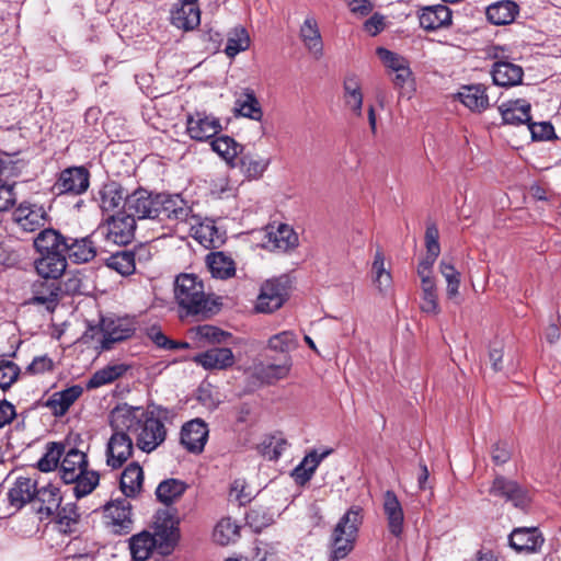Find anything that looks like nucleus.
<instances>
[{"label":"nucleus","mask_w":561,"mask_h":561,"mask_svg":"<svg viewBox=\"0 0 561 561\" xmlns=\"http://www.w3.org/2000/svg\"><path fill=\"white\" fill-rule=\"evenodd\" d=\"M382 508L389 533L393 537L399 538L403 533L404 513L402 505L393 491L387 490L385 492Z\"/></svg>","instance_id":"obj_21"},{"label":"nucleus","mask_w":561,"mask_h":561,"mask_svg":"<svg viewBox=\"0 0 561 561\" xmlns=\"http://www.w3.org/2000/svg\"><path fill=\"white\" fill-rule=\"evenodd\" d=\"M83 389L79 385L71 386L61 391L53 393L47 400L46 407H48L55 416H62L75 403V401L82 394Z\"/></svg>","instance_id":"obj_33"},{"label":"nucleus","mask_w":561,"mask_h":561,"mask_svg":"<svg viewBox=\"0 0 561 561\" xmlns=\"http://www.w3.org/2000/svg\"><path fill=\"white\" fill-rule=\"evenodd\" d=\"M20 367L8 359L0 360V388L8 390L19 378Z\"/></svg>","instance_id":"obj_55"},{"label":"nucleus","mask_w":561,"mask_h":561,"mask_svg":"<svg viewBox=\"0 0 561 561\" xmlns=\"http://www.w3.org/2000/svg\"><path fill=\"white\" fill-rule=\"evenodd\" d=\"M154 538L148 531L134 535L129 539L130 554L136 561H146L150 558L154 548Z\"/></svg>","instance_id":"obj_44"},{"label":"nucleus","mask_w":561,"mask_h":561,"mask_svg":"<svg viewBox=\"0 0 561 561\" xmlns=\"http://www.w3.org/2000/svg\"><path fill=\"white\" fill-rule=\"evenodd\" d=\"M103 261L107 267L123 276L131 275L136 270L135 253L129 250L113 252Z\"/></svg>","instance_id":"obj_42"},{"label":"nucleus","mask_w":561,"mask_h":561,"mask_svg":"<svg viewBox=\"0 0 561 561\" xmlns=\"http://www.w3.org/2000/svg\"><path fill=\"white\" fill-rule=\"evenodd\" d=\"M15 204L13 185L8 184L0 178V211L10 209Z\"/></svg>","instance_id":"obj_63"},{"label":"nucleus","mask_w":561,"mask_h":561,"mask_svg":"<svg viewBox=\"0 0 561 561\" xmlns=\"http://www.w3.org/2000/svg\"><path fill=\"white\" fill-rule=\"evenodd\" d=\"M222 130L220 119L204 111L186 115V133L195 141H207Z\"/></svg>","instance_id":"obj_6"},{"label":"nucleus","mask_w":561,"mask_h":561,"mask_svg":"<svg viewBox=\"0 0 561 561\" xmlns=\"http://www.w3.org/2000/svg\"><path fill=\"white\" fill-rule=\"evenodd\" d=\"M13 219L24 231L33 232L44 227L49 216L44 205L22 202L13 211Z\"/></svg>","instance_id":"obj_12"},{"label":"nucleus","mask_w":561,"mask_h":561,"mask_svg":"<svg viewBox=\"0 0 561 561\" xmlns=\"http://www.w3.org/2000/svg\"><path fill=\"white\" fill-rule=\"evenodd\" d=\"M297 346V335L293 331L279 332L271 336L268 340V348L284 354H288Z\"/></svg>","instance_id":"obj_50"},{"label":"nucleus","mask_w":561,"mask_h":561,"mask_svg":"<svg viewBox=\"0 0 561 561\" xmlns=\"http://www.w3.org/2000/svg\"><path fill=\"white\" fill-rule=\"evenodd\" d=\"M439 268L447 283V297L449 299L456 298L459 294L460 273L454 267V265L445 260L440 261Z\"/></svg>","instance_id":"obj_52"},{"label":"nucleus","mask_w":561,"mask_h":561,"mask_svg":"<svg viewBox=\"0 0 561 561\" xmlns=\"http://www.w3.org/2000/svg\"><path fill=\"white\" fill-rule=\"evenodd\" d=\"M100 241L101 239L95 230L82 238L66 237L64 253L67 260L75 264L87 263L99 253L101 249Z\"/></svg>","instance_id":"obj_8"},{"label":"nucleus","mask_w":561,"mask_h":561,"mask_svg":"<svg viewBox=\"0 0 561 561\" xmlns=\"http://www.w3.org/2000/svg\"><path fill=\"white\" fill-rule=\"evenodd\" d=\"M250 46V37L244 27L233 28L227 38L225 53L228 57L233 58L239 53L244 51Z\"/></svg>","instance_id":"obj_47"},{"label":"nucleus","mask_w":561,"mask_h":561,"mask_svg":"<svg viewBox=\"0 0 561 561\" xmlns=\"http://www.w3.org/2000/svg\"><path fill=\"white\" fill-rule=\"evenodd\" d=\"M60 288L53 279L35 282L32 286L31 305H44L48 311H54L58 305Z\"/></svg>","instance_id":"obj_26"},{"label":"nucleus","mask_w":561,"mask_h":561,"mask_svg":"<svg viewBox=\"0 0 561 561\" xmlns=\"http://www.w3.org/2000/svg\"><path fill=\"white\" fill-rule=\"evenodd\" d=\"M35 497L42 503L39 513L47 516L54 515L59 510L62 500L59 488L51 483L37 488Z\"/></svg>","instance_id":"obj_41"},{"label":"nucleus","mask_w":561,"mask_h":561,"mask_svg":"<svg viewBox=\"0 0 561 561\" xmlns=\"http://www.w3.org/2000/svg\"><path fill=\"white\" fill-rule=\"evenodd\" d=\"M528 129L534 140H550L558 138L554 127L550 122L534 123L531 119L527 123Z\"/></svg>","instance_id":"obj_57"},{"label":"nucleus","mask_w":561,"mask_h":561,"mask_svg":"<svg viewBox=\"0 0 561 561\" xmlns=\"http://www.w3.org/2000/svg\"><path fill=\"white\" fill-rule=\"evenodd\" d=\"M170 520H163L161 524H157L154 534L151 537L154 538V548L161 556L170 554L179 539V530L174 527L173 523L168 525Z\"/></svg>","instance_id":"obj_34"},{"label":"nucleus","mask_w":561,"mask_h":561,"mask_svg":"<svg viewBox=\"0 0 561 561\" xmlns=\"http://www.w3.org/2000/svg\"><path fill=\"white\" fill-rule=\"evenodd\" d=\"M233 112L236 116L250 118L256 122L262 121L263 110L255 95L250 88H244L234 101Z\"/></svg>","instance_id":"obj_29"},{"label":"nucleus","mask_w":561,"mask_h":561,"mask_svg":"<svg viewBox=\"0 0 561 561\" xmlns=\"http://www.w3.org/2000/svg\"><path fill=\"white\" fill-rule=\"evenodd\" d=\"M420 26L428 32L448 27L453 22V12L445 4L422 8L419 14Z\"/></svg>","instance_id":"obj_19"},{"label":"nucleus","mask_w":561,"mask_h":561,"mask_svg":"<svg viewBox=\"0 0 561 561\" xmlns=\"http://www.w3.org/2000/svg\"><path fill=\"white\" fill-rule=\"evenodd\" d=\"M197 334L211 343L226 342L228 337H231L229 332H226L217 327L204 324L197 328Z\"/></svg>","instance_id":"obj_58"},{"label":"nucleus","mask_w":561,"mask_h":561,"mask_svg":"<svg viewBox=\"0 0 561 561\" xmlns=\"http://www.w3.org/2000/svg\"><path fill=\"white\" fill-rule=\"evenodd\" d=\"M545 542L542 534L536 527L515 528L508 536L510 547L518 553H536Z\"/></svg>","instance_id":"obj_16"},{"label":"nucleus","mask_w":561,"mask_h":561,"mask_svg":"<svg viewBox=\"0 0 561 561\" xmlns=\"http://www.w3.org/2000/svg\"><path fill=\"white\" fill-rule=\"evenodd\" d=\"M456 98L470 111L481 112L489 106L485 89L481 84L463 85Z\"/></svg>","instance_id":"obj_37"},{"label":"nucleus","mask_w":561,"mask_h":561,"mask_svg":"<svg viewBox=\"0 0 561 561\" xmlns=\"http://www.w3.org/2000/svg\"><path fill=\"white\" fill-rule=\"evenodd\" d=\"M156 208L154 219L159 221L185 222L192 213V208L180 194H156Z\"/></svg>","instance_id":"obj_7"},{"label":"nucleus","mask_w":561,"mask_h":561,"mask_svg":"<svg viewBox=\"0 0 561 561\" xmlns=\"http://www.w3.org/2000/svg\"><path fill=\"white\" fill-rule=\"evenodd\" d=\"M136 221L124 210L110 216L95 231L101 240L110 241L116 245L128 244L135 236Z\"/></svg>","instance_id":"obj_5"},{"label":"nucleus","mask_w":561,"mask_h":561,"mask_svg":"<svg viewBox=\"0 0 561 561\" xmlns=\"http://www.w3.org/2000/svg\"><path fill=\"white\" fill-rule=\"evenodd\" d=\"M36 490V482L31 478L18 477L8 492L10 505L16 510H21L35 499Z\"/></svg>","instance_id":"obj_28"},{"label":"nucleus","mask_w":561,"mask_h":561,"mask_svg":"<svg viewBox=\"0 0 561 561\" xmlns=\"http://www.w3.org/2000/svg\"><path fill=\"white\" fill-rule=\"evenodd\" d=\"M67 443L51 442L46 445V451L43 457L37 461V468L42 472L54 471L66 451Z\"/></svg>","instance_id":"obj_45"},{"label":"nucleus","mask_w":561,"mask_h":561,"mask_svg":"<svg viewBox=\"0 0 561 561\" xmlns=\"http://www.w3.org/2000/svg\"><path fill=\"white\" fill-rule=\"evenodd\" d=\"M66 237L54 228H45L34 239V248L38 253H64Z\"/></svg>","instance_id":"obj_38"},{"label":"nucleus","mask_w":561,"mask_h":561,"mask_svg":"<svg viewBox=\"0 0 561 561\" xmlns=\"http://www.w3.org/2000/svg\"><path fill=\"white\" fill-rule=\"evenodd\" d=\"M124 188L117 182L105 183L98 192L95 201L99 203L102 211L115 210L123 199L125 201Z\"/></svg>","instance_id":"obj_39"},{"label":"nucleus","mask_w":561,"mask_h":561,"mask_svg":"<svg viewBox=\"0 0 561 561\" xmlns=\"http://www.w3.org/2000/svg\"><path fill=\"white\" fill-rule=\"evenodd\" d=\"M54 362L48 355L35 356L26 367V373L31 375L44 374L51 370Z\"/></svg>","instance_id":"obj_61"},{"label":"nucleus","mask_w":561,"mask_h":561,"mask_svg":"<svg viewBox=\"0 0 561 561\" xmlns=\"http://www.w3.org/2000/svg\"><path fill=\"white\" fill-rule=\"evenodd\" d=\"M121 412L114 409L111 413L110 426L112 435L107 440L105 456L106 465L112 469H119L133 455L134 443L128 428H119L117 422L122 421Z\"/></svg>","instance_id":"obj_4"},{"label":"nucleus","mask_w":561,"mask_h":561,"mask_svg":"<svg viewBox=\"0 0 561 561\" xmlns=\"http://www.w3.org/2000/svg\"><path fill=\"white\" fill-rule=\"evenodd\" d=\"M134 324L127 319H108L103 321L101 347L111 350L114 343L129 339L135 333Z\"/></svg>","instance_id":"obj_18"},{"label":"nucleus","mask_w":561,"mask_h":561,"mask_svg":"<svg viewBox=\"0 0 561 561\" xmlns=\"http://www.w3.org/2000/svg\"><path fill=\"white\" fill-rule=\"evenodd\" d=\"M512 456L511 447L506 442H497L492 446L491 457L495 465L506 463Z\"/></svg>","instance_id":"obj_62"},{"label":"nucleus","mask_w":561,"mask_h":561,"mask_svg":"<svg viewBox=\"0 0 561 561\" xmlns=\"http://www.w3.org/2000/svg\"><path fill=\"white\" fill-rule=\"evenodd\" d=\"M90 173L84 167L65 169L56 182L60 194L79 195L89 187Z\"/></svg>","instance_id":"obj_17"},{"label":"nucleus","mask_w":561,"mask_h":561,"mask_svg":"<svg viewBox=\"0 0 561 561\" xmlns=\"http://www.w3.org/2000/svg\"><path fill=\"white\" fill-rule=\"evenodd\" d=\"M210 146L227 162H231L242 150V146L227 135L213 139Z\"/></svg>","instance_id":"obj_46"},{"label":"nucleus","mask_w":561,"mask_h":561,"mask_svg":"<svg viewBox=\"0 0 561 561\" xmlns=\"http://www.w3.org/2000/svg\"><path fill=\"white\" fill-rule=\"evenodd\" d=\"M174 297L186 316L209 317L213 302L207 298L203 282L194 274H180L174 280Z\"/></svg>","instance_id":"obj_2"},{"label":"nucleus","mask_w":561,"mask_h":561,"mask_svg":"<svg viewBox=\"0 0 561 561\" xmlns=\"http://www.w3.org/2000/svg\"><path fill=\"white\" fill-rule=\"evenodd\" d=\"M247 523L255 531L260 533L262 529L268 527L274 523V515L265 507L251 508L247 513Z\"/></svg>","instance_id":"obj_51"},{"label":"nucleus","mask_w":561,"mask_h":561,"mask_svg":"<svg viewBox=\"0 0 561 561\" xmlns=\"http://www.w3.org/2000/svg\"><path fill=\"white\" fill-rule=\"evenodd\" d=\"M291 362L289 357H286V359L279 364H270L264 368L265 376L267 378H273L276 380L285 378L290 370Z\"/></svg>","instance_id":"obj_64"},{"label":"nucleus","mask_w":561,"mask_h":561,"mask_svg":"<svg viewBox=\"0 0 561 561\" xmlns=\"http://www.w3.org/2000/svg\"><path fill=\"white\" fill-rule=\"evenodd\" d=\"M299 37L306 49L316 58L323 56V42L314 16L309 15L305 19L299 30Z\"/></svg>","instance_id":"obj_25"},{"label":"nucleus","mask_w":561,"mask_h":561,"mask_svg":"<svg viewBox=\"0 0 561 561\" xmlns=\"http://www.w3.org/2000/svg\"><path fill=\"white\" fill-rule=\"evenodd\" d=\"M518 13L519 7L512 0H501L491 3L485 11L488 21L493 25L511 24Z\"/></svg>","instance_id":"obj_32"},{"label":"nucleus","mask_w":561,"mask_h":561,"mask_svg":"<svg viewBox=\"0 0 561 561\" xmlns=\"http://www.w3.org/2000/svg\"><path fill=\"white\" fill-rule=\"evenodd\" d=\"M194 362L207 370L226 369L234 364V355L228 347H214L194 356Z\"/></svg>","instance_id":"obj_24"},{"label":"nucleus","mask_w":561,"mask_h":561,"mask_svg":"<svg viewBox=\"0 0 561 561\" xmlns=\"http://www.w3.org/2000/svg\"><path fill=\"white\" fill-rule=\"evenodd\" d=\"M208 425L202 419H194L186 422L181 430V444L190 453L199 454L208 439Z\"/></svg>","instance_id":"obj_15"},{"label":"nucleus","mask_w":561,"mask_h":561,"mask_svg":"<svg viewBox=\"0 0 561 561\" xmlns=\"http://www.w3.org/2000/svg\"><path fill=\"white\" fill-rule=\"evenodd\" d=\"M41 256L35 261V268L44 279L56 280L67 267V256L61 252L39 253Z\"/></svg>","instance_id":"obj_23"},{"label":"nucleus","mask_w":561,"mask_h":561,"mask_svg":"<svg viewBox=\"0 0 561 561\" xmlns=\"http://www.w3.org/2000/svg\"><path fill=\"white\" fill-rule=\"evenodd\" d=\"M171 23L178 28L190 31L201 23V11L197 0H180L171 10Z\"/></svg>","instance_id":"obj_20"},{"label":"nucleus","mask_w":561,"mask_h":561,"mask_svg":"<svg viewBox=\"0 0 561 561\" xmlns=\"http://www.w3.org/2000/svg\"><path fill=\"white\" fill-rule=\"evenodd\" d=\"M89 461L88 456L84 451L77 447L66 444V451L62 455V460L59 467V473L61 480L66 484H72L78 479L79 474L88 468Z\"/></svg>","instance_id":"obj_14"},{"label":"nucleus","mask_w":561,"mask_h":561,"mask_svg":"<svg viewBox=\"0 0 561 561\" xmlns=\"http://www.w3.org/2000/svg\"><path fill=\"white\" fill-rule=\"evenodd\" d=\"M439 232L437 227L432 224L426 227L425 230V247H426V254L432 256H437L440 253V245H439Z\"/></svg>","instance_id":"obj_59"},{"label":"nucleus","mask_w":561,"mask_h":561,"mask_svg":"<svg viewBox=\"0 0 561 561\" xmlns=\"http://www.w3.org/2000/svg\"><path fill=\"white\" fill-rule=\"evenodd\" d=\"M493 83L499 87H515L522 83L524 70L511 61H495L491 70Z\"/></svg>","instance_id":"obj_27"},{"label":"nucleus","mask_w":561,"mask_h":561,"mask_svg":"<svg viewBox=\"0 0 561 561\" xmlns=\"http://www.w3.org/2000/svg\"><path fill=\"white\" fill-rule=\"evenodd\" d=\"M144 471L136 461L130 462L122 472L119 488L125 497H135L142 488Z\"/></svg>","instance_id":"obj_35"},{"label":"nucleus","mask_w":561,"mask_h":561,"mask_svg":"<svg viewBox=\"0 0 561 561\" xmlns=\"http://www.w3.org/2000/svg\"><path fill=\"white\" fill-rule=\"evenodd\" d=\"M115 409L121 412L122 421L117 422L119 428H128L135 436L136 446L144 453L153 451L165 440L167 430L163 420L171 414L168 408L154 405L151 410H146L142 407L123 403Z\"/></svg>","instance_id":"obj_1"},{"label":"nucleus","mask_w":561,"mask_h":561,"mask_svg":"<svg viewBox=\"0 0 561 561\" xmlns=\"http://www.w3.org/2000/svg\"><path fill=\"white\" fill-rule=\"evenodd\" d=\"M343 100L355 116L360 117L363 115L364 95L360 80L355 73H348L344 78Z\"/></svg>","instance_id":"obj_31"},{"label":"nucleus","mask_w":561,"mask_h":561,"mask_svg":"<svg viewBox=\"0 0 561 561\" xmlns=\"http://www.w3.org/2000/svg\"><path fill=\"white\" fill-rule=\"evenodd\" d=\"M187 484L179 479L170 478L161 481L156 489L157 500L169 506L176 502L186 491Z\"/></svg>","instance_id":"obj_40"},{"label":"nucleus","mask_w":561,"mask_h":561,"mask_svg":"<svg viewBox=\"0 0 561 561\" xmlns=\"http://www.w3.org/2000/svg\"><path fill=\"white\" fill-rule=\"evenodd\" d=\"M263 247L271 251L286 252L298 245V236L288 225L280 224L266 232Z\"/></svg>","instance_id":"obj_22"},{"label":"nucleus","mask_w":561,"mask_h":561,"mask_svg":"<svg viewBox=\"0 0 561 561\" xmlns=\"http://www.w3.org/2000/svg\"><path fill=\"white\" fill-rule=\"evenodd\" d=\"M239 537V526L231 518L221 519L214 529V539L217 543L226 546Z\"/></svg>","instance_id":"obj_49"},{"label":"nucleus","mask_w":561,"mask_h":561,"mask_svg":"<svg viewBox=\"0 0 561 561\" xmlns=\"http://www.w3.org/2000/svg\"><path fill=\"white\" fill-rule=\"evenodd\" d=\"M123 210L136 219H154L156 194L138 188L125 197Z\"/></svg>","instance_id":"obj_10"},{"label":"nucleus","mask_w":561,"mask_h":561,"mask_svg":"<svg viewBox=\"0 0 561 561\" xmlns=\"http://www.w3.org/2000/svg\"><path fill=\"white\" fill-rule=\"evenodd\" d=\"M148 336L160 348L163 350H185L188 348L187 342H178L169 339L158 327L153 325L148 330Z\"/></svg>","instance_id":"obj_53"},{"label":"nucleus","mask_w":561,"mask_h":561,"mask_svg":"<svg viewBox=\"0 0 561 561\" xmlns=\"http://www.w3.org/2000/svg\"><path fill=\"white\" fill-rule=\"evenodd\" d=\"M128 369L125 364L107 365L96 370L87 382L88 389H96L122 377Z\"/></svg>","instance_id":"obj_43"},{"label":"nucleus","mask_w":561,"mask_h":561,"mask_svg":"<svg viewBox=\"0 0 561 561\" xmlns=\"http://www.w3.org/2000/svg\"><path fill=\"white\" fill-rule=\"evenodd\" d=\"M196 239L214 244L216 239H219V231L215 221L206 218L201 222L199 228L196 230Z\"/></svg>","instance_id":"obj_60"},{"label":"nucleus","mask_w":561,"mask_h":561,"mask_svg":"<svg viewBox=\"0 0 561 561\" xmlns=\"http://www.w3.org/2000/svg\"><path fill=\"white\" fill-rule=\"evenodd\" d=\"M499 110L504 124L522 125L530 121V104L523 99L503 102Z\"/></svg>","instance_id":"obj_30"},{"label":"nucleus","mask_w":561,"mask_h":561,"mask_svg":"<svg viewBox=\"0 0 561 561\" xmlns=\"http://www.w3.org/2000/svg\"><path fill=\"white\" fill-rule=\"evenodd\" d=\"M240 162L248 178L260 179L268 168L271 160L267 158L253 159L250 156H244Z\"/></svg>","instance_id":"obj_54"},{"label":"nucleus","mask_w":561,"mask_h":561,"mask_svg":"<svg viewBox=\"0 0 561 561\" xmlns=\"http://www.w3.org/2000/svg\"><path fill=\"white\" fill-rule=\"evenodd\" d=\"M490 494L511 502L515 507L525 508L529 503L527 491L516 481L510 480L503 476H496L490 488Z\"/></svg>","instance_id":"obj_11"},{"label":"nucleus","mask_w":561,"mask_h":561,"mask_svg":"<svg viewBox=\"0 0 561 561\" xmlns=\"http://www.w3.org/2000/svg\"><path fill=\"white\" fill-rule=\"evenodd\" d=\"M287 295L288 287L285 278L268 279L261 287L255 309L263 313L274 312L284 305Z\"/></svg>","instance_id":"obj_9"},{"label":"nucleus","mask_w":561,"mask_h":561,"mask_svg":"<svg viewBox=\"0 0 561 561\" xmlns=\"http://www.w3.org/2000/svg\"><path fill=\"white\" fill-rule=\"evenodd\" d=\"M206 264L213 277L228 279L236 274V264L231 256L224 252H210L206 255Z\"/></svg>","instance_id":"obj_36"},{"label":"nucleus","mask_w":561,"mask_h":561,"mask_svg":"<svg viewBox=\"0 0 561 561\" xmlns=\"http://www.w3.org/2000/svg\"><path fill=\"white\" fill-rule=\"evenodd\" d=\"M377 55L385 66L393 72L403 71L404 66L409 64L404 57L383 47L377 49Z\"/></svg>","instance_id":"obj_56"},{"label":"nucleus","mask_w":561,"mask_h":561,"mask_svg":"<svg viewBox=\"0 0 561 561\" xmlns=\"http://www.w3.org/2000/svg\"><path fill=\"white\" fill-rule=\"evenodd\" d=\"M100 482V474L98 471L88 470V468L79 474L78 479L72 482L73 494L77 499H81L90 494Z\"/></svg>","instance_id":"obj_48"},{"label":"nucleus","mask_w":561,"mask_h":561,"mask_svg":"<svg viewBox=\"0 0 561 561\" xmlns=\"http://www.w3.org/2000/svg\"><path fill=\"white\" fill-rule=\"evenodd\" d=\"M363 508L351 506L339 519L330 538V561L344 559L353 549L363 524Z\"/></svg>","instance_id":"obj_3"},{"label":"nucleus","mask_w":561,"mask_h":561,"mask_svg":"<svg viewBox=\"0 0 561 561\" xmlns=\"http://www.w3.org/2000/svg\"><path fill=\"white\" fill-rule=\"evenodd\" d=\"M105 517L115 534H128L133 528L131 504L127 497H121L104 506Z\"/></svg>","instance_id":"obj_13"}]
</instances>
